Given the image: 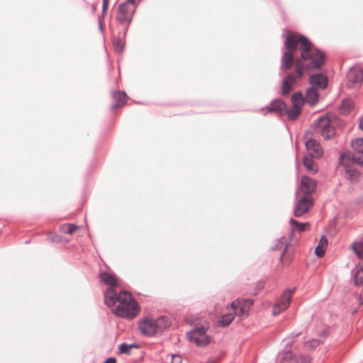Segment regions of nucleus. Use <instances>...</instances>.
Masks as SVG:
<instances>
[{
  "instance_id": "nucleus-7",
  "label": "nucleus",
  "mask_w": 363,
  "mask_h": 363,
  "mask_svg": "<svg viewBox=\"0 0 363 363\" xmlns=\"http://www.w3.org/2000/svg\"><path fill=\"white\" fill-rule=\"evenodd\" d=\"M316 131L320 133L325 140L331 138L335 134L334 127L330 125V120L326 117H320L318 119Z\"/></svg>"
},
{
  "instance_id": "nucleus-6",
  "label": "nucleus",
  "mask_w": 363,
  "mask_h": 363,
  "mask_svg": "<svg viewBox=\"0 0 363 363\" xmlns=\"http://www.w3.org/2000/svg\"><path fill=\"white\" fill-rule=\"evenodd\" d=\"M301 65L300 62L297 63V67H296V74H287L283 80L281 86L282 95L287 94L293 88L294 85L296 83L297 80L302 77L301 73Z\"/></svg>"
},
{
  "instance_id": "nucleus-10",
  "label": "nucleus",
  "mask_w": 363,
  "mask_h": 363,
  "mask_svg": "<svg viewBox=\"0 0 363 363\" xmlns=\"http://www.w3.org/2000/svg\"><path fill=\"white\" fill-rule=\"evenodd\" d=\"M253 301L250 299H236L233 301L230 306L234 308L235 313L240 317L247 316L249 310Z\"/></svg>"
},
{
  "instance_id": "nucleus-23",
  "label": "nucleus",
  "mask_w": 363,
  "mask_h": 363,
  "mask_svg": "<svg viewBox=\"0 0 363 363\" xmlns=\"http://www.w3.org/2000/svg\"><path fill=\"white\" fill-rule=\"evenodd\" d=\"M351 274L356 286L363 285V267L356 266L351 271Z\"/></svg>"
},
{
  "instance_id": "nucleus-2",
  "label": "nucleus",
  "mask_w": 363,
  "mask_h": 363,
  "mask_svg": "<svg viewBox=\"0 0 363 363\" xmlns=\"http://www.w3.org/2000/svg\"><path fill=\"white\" fill-rule=\"evenodd\" d=\"M339 162L343 167L345 177L352 182L359 180V172L354 167V164L363 166V155L358 156L351 152H344L340 155Z\"/></svg>"
},
{
  "instance_id": "nucleus-35",
  "label": "nucleus",
  "mask_w": 363,
  "mask_h": 363,
  "mask_svg": "<svg viewBox=\"0 0 363 363\" xmlns=\"http://www.w3.org/2000/svg\"><path fill=\"white\" fill-rule=\"evenodd\" d=\"M234 319V315L232 313H228L222 315L219 320V323L223 326H227L230 325Z\"/></svg>"
},
{
  "instance_id": "nucleus-46",
  "label": "nucleus",
  "mask_w": 363,
  "mask_h": 363,
  "mask_svg": "<svg viewBox=\"0 0 363 363\" xmlns=\"http://www.w3.org/2000/svg\"><path fill=\"white\" fill-rule=\"evenodd\" d=\"M99 29H100L101 31L103 30V27H102V24H101V21H99Z\"/></svg>"
},
{
  "instance_id": "nucleus-8",
  "label": "nucleus",
  "mask_w": 363,
  "mask_h": 363,
  "mask_svg": "<svg viewBox=\"0 0 363 363\" xmlns=\"http://www.w3.org/2000/svg\"><path fill=\"white\" fill-rule=\"evenodd\" d=\"M295 289H287L281 294L277 302L274 306L272 313L277 315L281 312L285 311L289 306L293 293Z\"/></svg>"
},
{
  "instance_id": "nucleus-27",
  "label": "nucleus",
  "mask_w": 363,
  "mask_h": 363,
  "mask_svg": "<svg viewBox=\"0 0 363 363\" xmlns=\"http://www.w3.org/2000/svg\"><path fill=\"white\" fill-rule=\"evenodd\" d=\"M155 320L157 332L165 330L169 325V319L166 316H161L157 319H155Z\"/></svg>"
},
{
  "instance_id": "nucleus-28",
  "label": "nucleus",
  "mask_w": 363,
  "mask_h": 363,
  "mask_svg": "<svg viewBox=\"0 0 363 363\" xmlns=\"http://www.w3.org/2000/svg\"><path fill=\"white\" fill-rule=\"evenodd\" d=\"M301 113V108L298 106H293L289 108H286L285 114L287 115V118L290 121L296 120L299 114Z\"/></svg>"
},
{
  "instance_id": "nucleus-20",
  "label": "nucleus",
  "mask_w": 363,
  "mask_h": 363,
  "mask_svg": "<svg viewBox=\"0 0 363 363\" xmlns=\"http://www.w3.org/2000/svg\"><path fill=\"white\" fill-rule=\"evenodd\" d=\"M112 97L116 102L111 106V111H114L126 103L127 95L125 91H114L112 93Z\"/></svg>"
},
{
  "instance_id": "nucleus-38",
  "label": "nucleus",
  "mask_w": 363,
  "mask_h": 363,
  "mask_svg": "<svg viewBox=\"0 0 363 363\" xmlns=\"http://www.w3.org/2000/svg\"><path fill=\"white\" fill-rule=\"evenodd\" d=\"M133 347H138L137 345L133 344V345H128L125 342L122 343L119 346V352L123 354H129L130 352V350Z\"/></svg>"
},
{
  "instance_id": "nucleus-3",
  "label": "nucleus",
  "mask_w": 363,
  "mask_h": 363,
  "mask_svg": "<svg viewBox=\"0 0 363 363\" xmlns=\"http://www.w3.org/2000/svg\"><path fill=\"white\" fill-rule=\"evenodd\" d=\"M120 303L116 308L117 316L125 318H133L139 313L138 304L132 298L131 294L126 291L121 292Z\"/></svg>"
},
{
  "instance_id": "nucleus-43",
  "label": "nucleus",
  "mask_w": 363,
  "mask_h": 363,
  "mask_svg": "<svg viewBox=\"0 0 363 363\" xmlns=\"http://www.w3.org/2000/svg\"><path fill=\"white\" fill-rule=\"evenodd\" d=\"M301 335V333H297L296 334H294L292 333L291 335H292V340L295 339L296 337H297L298 336H299ZM293 340L291 341H289L288 343H292Z\"/></svg>"
},
{
  "instance_id": "nucleus-33",
  "label": "nucleus",
  "mask_w": 363,
  "mask_h": 363,
  "mask_svg": "<svg viewBox=\"0 0 363 363\" xmlns=\"http://www.w3.org/2000/svg\"><path fill=\"white\" fill-rule=\"evenodd\" d=\"M289 222H290L291 228L294 230H296L300 233L303 232L306 229V225L308 224V223H299L294 218H291Z\"/></svg>"
},
{
  "instance_id": "nucleus-11",
  "label": "nucleus",
  "mask_w": 363,
  "mask_h": 363,
  "mask_svg": "<svg viewBox=\"0 0 363 363\" xmlns=\"http://www.w3.org/2000/svg\"><path fill=\"white\" fill-rule=\"evenodd\" d=\"M139 329L144 335L152 337L157 332L155 326V320L153 318H145L139 322Z\"/></svg>"
},
{
  "instance_id": "nucleus-41",
  "label": "nucleus",
  "mask_w": 363,
  "mask_h": 363,
  "mask_svg": "<svg viewBox=\"0 0 363 363\" xmlns=\"http://www.w3.org/2000/svg\"><path fill=\"white\" fill-rule=\"evenodd\" d=\"M302 363H310L311 359L308 356H303L301 359Z\"/></svg>"
},
{
  "instance_id": "nucleus-45",
  "label": "nucleus",
  "mask_w": 363,
  "mask_h": 363,
  "mask_svg": "<svg viewBox=\"0 0 363 363\" xmlns=\"http://www.w3.org/2000/svg\"><path fill=\"white\" fill-rule=\"evenodd\" d=\"M359 128L363 130V117L359 120Z\"/></svg>"
},
{
  "instance_id": "nucleus-42",
  "label": "nucleus",
  "mask_w": 363,
  "mask_h": 363,
  "mask_svg": "<svg viewBox=\"0 0 363 363\" xmlns=\"http://www.w3.org/2000/svg\"><path fill=\"white\" fill-rule=\"evenodd\" d=\"M104 363H116V360L114 357H109Z\"/></svg>"
},
{
  "instance_id": "nucleus-18",
  "label": "nucleus",
  "mask_w": 363,
  "mask_h": 363,
  "mask_svg": "<svg viewBox=\"0 0 363 363\" xmlns=\"http://www.w3.org/2000/svg\"><path fill=\"white\" fill-rule=\"evenodd\" d=\"M309 81L312 86H316L322 89H325L328 86V79L321 73L312 74Z\"/></svg>"
},
{
  "instance_id": "nucleus-34",
  "label": "nucleus",
  "mask_w": 363,
  "mask_h": 363,
  "mask_svg": "<svg viewBox=\"0 0 363 363\" xmlns=\"http://www.w3.org/2000/svg\"><path fill=\"white\" fill-rule=\"evenodd\" d=\"M78 228L75 224L67 223L61 225L60 230L65 234L72 235Z\"/></svg>"
},
{
  "instance_id": "nucleus-22",
  "label": "nucleus",
  "mask_w": 363,
  "mask_h": 363,
  "mask_svg": "<svg viewBox=\"0 0 363 363\" xmlns=\"http://www.w3.org/2000/svg\"><path fill=\"white\" fill-rule=\"evenodd\" d=\"M319 338H313L306 342V346L310 349H314L318 347L320 344L323 342V340L328 336V330L326 329H322L318 333Z\"/></svg>"
},
{
  "instance_id": "nucleus-13",
  "label": "nucleus",
  "mask_w": 363,
  "mask_h": 363,
  "mask_svg": "<svg viewBox=\"0 0 363 363\" xmlns=\"http://www.w3.org/2000/svg\"><path fill=\"white\" fill-rule=\"evenodd\" d=\"M312 205L313 202L311 197L303 196L297 201L294 211V216L301 217L309 210Z\"/></svg>"
},
{
  "instance_id": "nucleus-16",
  "label": "nucleus",
  "mask_w": 363,
  "mask_h": 363,
  "mask_svg": "<svg viewBox=\"0 0 363 363\" xmlns=\"http://www.w3.org/2000/svg\"><path fill=\"white\" fill-rule=\"evenodd\" d=\"M268 113H274L279 116H284L286 111V104L281 99L273 100L267 106Z\"/></svg>"
},
{
  "instance_id": "nucleus-24",
  "label": "nucleus",
  "mask_w": 363,
  "mask_h": 363,
  "mask_svg": "<svg viewBox=\"0 0 363 363\" xmlns=\"http://www.w3.org/2000/svg\"><path fill=\"white\" fill-rule=\"evenodd\" d=\"M303 165L306 170L311 174H315L318 171V165L315 164L313 161V157H311V156H304Z\"/></svg>"
},
{
  "instance_id": "nucleus-40",
  "label": "nucleus",
  "mask_w": 363,
  "mask_h": 363,
  "mask_svg": "<svg viewBox=\"0 0 363 363\" xmlns=\"http://www.w3.org/2000/svg\"><path fill=\"white\" fill-rule=\"evenodd\" d=\"M359 287H361V291L359 294V301L360 304H363V284L362 286H358Z\"/></svg>"
},
{
  "instance_id": "nucleus-12",
  "label": "nucleus",
  "mask_w": 363,
  "mask_h": 363,
  "mask_svg": "<svg viewBox=\"0 0 363 363\" xmlns=\"http://www.w3.org/2000/svg\"><path fill=\"white\" fill-rule=\"evenodd\" d=\"M308 156L319 159L323 154V149L320 144L315 139L311 138L305 142Z\"/></svg>"
},
{
  "instance_id": "nucleus-37",
  "label": "nucleus",
  "mask_w": 363,
  "mask_h": 363,
  "mask_svg": "<svg viewBox=\"0 0 363 363\" xmlns=\"http://www.w3.org/2000/svg\"><path fill=\"white\" fill-rule=\"evenodd\" d=\"M113 45L116 52H121L123 50L125 43L121 38H114Z\"/></svg>"
},
{
  "instance_id": "nucleus-5",
  "label": "nucleus",
  "mask_w": 363,
  "mask_h": 363,
  "mask_svg": "<svg viewBox=\"0 0 363 363\" xmlns=\"http://www.w3.org/2000/svg\"><path fill=\"white\" fill-rule=\"evenodd\" d=\"M207 327L205 325L197 326L186 333L189 340L198 346H206L209 343V337L206 335Z\"/></svg>"
},
{
  "instance_id": "nucleus-15",
  "label": "nucleus",
  "mask_w": 363,
  "mask_h": 363,
  "mask_svg": "<svg viewBox=\"0 0 363 363\" xmlns=\"http://www.w3.org/2000/svg\"><path fill=\"white\" fill-rule=\"evenodd\" d=\"M315 188L316 183L313 179L307 176H303L301 177L299 189L304 194V196H310V194L315 191Z\"/></svg>"
},
{
  "instance_id": "nucleus-19",
  "label": "nucleus",
  "mask_w": 363,
  "mask_h": 363,
  "mask_svg": "<svg viewBox=\"0 0 363 363\" xmlns=\"http://www.w3.org/2000/svg\"><path fill=\"white\" fill-rule=\"evenodd\" d=\"M305 101L311 106L317 104L319 98V93L317 89L314 86L308 88L306 91Z\"/></svg>"
},
{
  "instance_id": "nucleus-26",
  "label": "nucleus",
  "mask_w": 363,
  "mask_h": 363,
  "mask_svg": "<svg viewBox=\"0 0 363 363\" xmlns=\"http://www.w3.org/2000/svg\"><path fill=\"white\" fill-rule=\"evenodd\" d=\"M351 146L355 151V153H353L354 155H363V138H359L352 140Z\"/></svg>"
},
{
  "instance_id": "nucleus-32",
  "label": "nucleus",
  "mask_w": 363,
  "mask_h": 363,
  "mask_svg": "<svg viewBox=\"0 0 363 363\" xmlns=\"http://www.w3.org/2000/svg\"><path fill=\"white\" fill-rule=\"evenodd\" d=\"M354 106V103L351 99H347L342 100L340 106V109L343 113H348Z\"/></svg>"
},
{
  "instance_id": "nucleus-1",
  "label": "nucleus",
  "mask_w": 363,
  "mask_h": 363,
  "mask_svg": "<svg viewBox=\"0 0 363 363\" xmlns=\"http://www.w3.org/2000/svg\"><path fill=\"white\" fill-rule=\"evenodd\" d=\"M325 55L324 52L313 47L310 41L308 44L303 45V50L301 52V57L296 62V67L297 63L301 65V73L303 71L309 72L311 70L319 69L325 64Z\"/></svg>"
},
{
  "instance_id": "nucleus-39",
  "label": "nucleus",
  "mask_w": 363,
  "mask_h": 363,
  "mask_svg": "<svg viewBox=\"0 0 363 363\" xmlns=\"http://www.w3.org/2000/svg\"><path fill=\"white\" fill-rule=\"evenodd\" d=\"M108 4V0H103V4H102V12H103V13H105L106 12V11H107Z\"/></svg>"
},
{
  "instance_id": "nucleus-14",
  "label": "nucleus",
  "mask_w": 363,
  "mask_h": 363,
  "mask_svg": "<svg viewBox=\"0 0 363 363\" xmlns=\"http://www.w3.org/2000/svg\"><path fill=\"white\" fill-rule=\"evenodd\" d=\"M347 77V86L359 87L363 81V69H350Z\"/></svg>"
},
{
  "instance_id": "nucleus-17",
  "label": "nucleus",
  "mask_w": 363,
  "mask_h": 363,
  "mask_svg": "<svg viewBox=\"0 0 363 363\" xmlns=\"http://www.w3.org/2000/svg\"><path fill=\"white\" fill-rule=\"evenodd\" d=\"M121 293L117 294L113 288H108L104 293V303L108 307H112L120 303Z\"/></svg>"
},
{
  "instance_id": "nucleus-25",
  "label": "nucleus",
  "mask_w": 363,
  "mask_h": 363,
  "mask_svg": "<svg viewBox=\"0 0 363 363\" xmlns=\"http://www.w3.org/2000/svg\"><path fill=\"white\" fill-rule=\"evenodd\" d=\"M99 277L106 284L109 285L111 288L117 284L116 277L111 274L101 272L100 273Z\"/></svg>"
},
{
  "instance_id": "nucleus-31",
  "label": "nucleus",
  "mask_w": 363,
  "mask_h": 363,
  "mask_svg": "<svg viewBox=\"0 0 363 363\" xmlns=\"http://www.w3.org/2000/svg\"><path fill=\"white\" fill-rule=\"evenodd\" d=\"M291 102L293 106H298L301 108V106L306 101L303 94L300 92H296L291 96Z\"/></svg>"
},
{
  "instance_id": "nucleus-9",
  "label": "nucleus",
  "mask_w": 363,
  "mask_h": 363,
  "mask_svg": "<svg viewBox=\"0 0 363 363\" xmlns=\"http://www.w3.org/2000/svg\"><path fill=\"white\" fill-rule=\"evenodd\" d=\"M310 40L304 35L289 34L286 36L285 40V47L286 49L290 50H295L297 48L298 45H300V51L303 50V45L304 43L308 44Z\"/></svg>"
},
{
  "instance_id": "nucleus-44",
  "label": "nucleus",
  "mask_w": 363,
  "mask_h": 363,
  "mask_svg": "<svg viewBox=\"0 0 363 363\" xmlns=\"http://www.w3.org/2000/svg\"><path fill=\"white\" fill-rule=\"evenodd\" d=\"M279 242L282 243L283 245H284V250L281 253V257L284 255V254L286 252V248H287V246L285 245V243H283L281 240H279Z\"/></svg>"
},
{
  "instance_id": "nucleus-4",
  "label": "nucleus",
  "mask_w": 363,
  "mask_h": 363,
  "mask_svg": "<svg viewBox=\"0 0 363 363\" xmlns=\"http://www.w3.org/2000/svg\"><path fill=\"white\" fill-rule=\"evenodd\" d=\"M136 9L135 0H128L121 4L118 7L116 18L121 23L129 24L131 22L133 15Z\"/></svg>"
},
{
  "instance_id": "nucleus-30",
  "label": "nucleus",
  "mask_w": 363,
  "mask_h": 363,
  "mask_svg": "<svg viewBox=\"0 0 363 363\" xmlns=\"http://www.w3.org/2000/svg\"><path fill=\"white\" fill-rule=\"evenodd\" d=\"M352 249L359 259H363V238L360 241H354Z\"/></svg>"
},
{
  "instance_id": "nucleus-21",
  "label": "nucleus",
  "mask_w": 363,
  "mask_h": 363,
  "mask_svg": "<svg viewBox=\"0 0 363 363\" xmlns=\"http://www.w3.org/2000/svg\"><path fill=\"white\" fill-rule=\"evenodd\" d=\"M294 62V55L290 51H285L281 57V69L286 70L290 69Z\"/></svg>"
},
{
  "instance_id": "nucleus-36",
  "label": "nucleus",
  "mask_w": 363,
  "mask_h": 363,
  "mask_svg": "<svg viewBox=\"0 0 363 363\" xmlns=\"http://www.w3.org/2000/svg\"><path fill=\"white\" fill-rule=\"evenodd\" d=\"M281 363H298V361L291 352H286L281 359Z\"/></svg>"
},
{
  "instance_id": "nucleus-29",
  "label": "nucleus",
  "mask_w": 363,
  "mask_h": 363,
  "mask_svg": "<svg viewBox=\"0 0 363 363\" xmlns=\"http://www.w3.org/2000/svg\"><path fill=\"white\" fill-rule=\"evenodd\" d=\"M328 245V240L325 236H323L318 245L316 246L315 249V254L318 257H321L325 254V247Z\"/></svg>"
}]
</instances>
